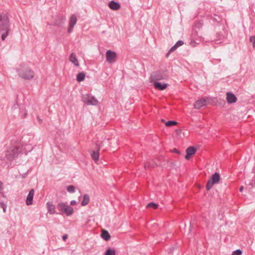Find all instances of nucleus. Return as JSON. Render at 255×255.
Masks as SVG:
<instances>
[{"label":"nucleus","mask_w":255,"mask_h":255,"mask_svg":"<svg viewBox=\"0 0 255 255\" xmlns=\"http://www.w3.org/2000/svg\"><path fill=\"white\" fill-rule=\"evenodd\" d=\"M167 77L168 74L166 70H159L152 72L150 77V79L151 81H155L166 79Z\"/></svg>","instance_id":"nucleus-2"},{"label":"nucleus","mask_w":255,"mask_h":255,"mask_svg":"<svg viewBox=\"0 0 255 255\" xmlns=\"http://www.w3.org/2000/svg\"><path fill=\"white\" fill-rule=\"evenodd\" d=\"M69 60L74 64H79L78 60L75 53H72L69 56Z\"/></svg>","instance_id":"nucleus-19"},{"label":"nucleus","mask_w":255,"mask_h":255,"mask_svg":"<svg viewBox=\"0 0 255 255\" xmlns=\"http://www.w3.org/2000/svg\"><path fill=\"white\" fill-rule=\"evenodd\" d=\"M196 151V148L194 146H190L186 149V155H185V158L187 160H189L191 157L194 155Z\"/></svg>","instance_id":"nucleus-11"},{"label":"nucleus","mask_w":255,"mask_h":255,"mask_svg":"<svg viewBox=\"0 0 255 255\" xmlns=\"http://www.w3.org/2000/svg\"><path fill=\"white\" fill-rule=\"evenodd\" d=\"M27 172H28V171H27L25 173H23L22 174H21L20 172V175H21L22 178H25Z\"/></svg>","instance_id":"nucleus-35"},{"label":"nucleus","mask_w":255,"mask_h":255,"mask_svg":"<svg viewBox=\"0 0 255 255\" xmlns=\"http://www.w3.org/2000/svg\"><path fill=\"white\" fill-rule=\"evenodd\" d=\"M19 152L20 151L19 150V148L14 147L10 150L7 151V153L6 154V156L8 159L9 160H12L17 156Z\"/></svg>","instance_id":"nucleus-6"},{"label":"nucleus","mask_w":255,"mask_h":255,"mask_svg":"<svg viewBox=\"0 0 255 255\" xmlns=\"http://www.w3.org/2000/svg\"><path fill=\"white\" fill-rule=\"evenodd\" d=\"M221 177L219 173L215 172L213 174L207 183L206 186L207 190H210L214 184L218 183Z\"/></svg>","instance_id":"nucleus-4"},{"label":"nucleus","mask_w":255,"mask_h":255,"mask_svg":"<svg viewBox=\"0 0 255 255\" xmlns=\"http://www.w3.org/2000/svg\"><path fill=\"white\" fill-rule=\"evenodd\" d=\"M153 86L154 88L157 90H163L166 88L167 84L165 83L162 84L157 81H155L153 83Z\"/></svg>","instance_id":"nucleus-15"},{"label":"nucleus","mask_w":255,"mask_h":255,"mask_svg":"<svg viewBox=\"0 0 255 255\" xmlns=\"http://www.w3.org/2000/svg\"><path fill=\"white\" fill-rule=\"evenodd\" d=\"M210 103V99L207 97L202 98L197 100L195 104L194 108L196 109H200L201 107L206 106Z\"/></svg>","instance_id":"nucleus-5"},{"label":"nucleus","mask_w":255,"mask_h":255,"mask_svg":"<svg viewBox=\"0 0 255 255\" xmlns=\"http://www.w3.org/2000/svg\"><path fill=\"white\" fill-rule=\"evenodd\" d=\"M176 43H177L179 46H180L184 44V42L182 40H179Z\"/></svg>","instance_id":"nucleus-34"},{"label":"nucleus","mask_w":255,"mask_h":255,"mask_svg":"<svg viewBox=\"0 0 255 255\" xmlns=\"http://www.w3.org/2000/svg\"><path fill=\"white\" fill-rule=\"evenodd\" d=\"M202 26L203 23L201 21H196L194 24V28L197 29H200Z\"/></svg>","instance_id":"nucleus-26"},{"label":"nucleus","mask_w":255,"mask_h":255,"mask_svg":"<svg viewBox=\"0 0 255 255\" xmlns=\"http://www.w3.org/2000/svg\"><path fill=\"white\" fill-rule=\"evenodd\" d=\"M66 189L68 192L70 193H73L75 192V187L73 185H69L66 187Z\"/></svg>","instance_id":"nucleus-25"},{"label":"nucleus","mask_w":255,"mask_h":255,"mask_svg":"<svg viewBox=\"0 0 255 255\" xmlns=\"http://www.w3.org/2000/svg\"><path fill=\"white\" fill-rule=\"evenodd\" d=\"M177 48L178 47H179L177 43H175V44L174 45Z\"/></svg>","instance_id":"nucleus-45"},{"label":"nucleus","mask_w":255,"mask_h":255,"mask_svg":"<svg viewBox=\"0 0 255 255\" xmlns=\"http://www.w3.org/2000/svg\"><path fill=\"white\" fill-rule=\"evenodd\" d=\"M38 120H39V121H41L39 118H38Z\"/></svg>","instance_id":"nucleus-48"},{"label":"nucleus","mask_w":255,"mask_h":255,"mask_svg":"<svg viewBox=\"0 0 255 255\" xmlns=\"http://www.w3.org/2000/svg\"><path fill=\"white\" fill-rule=\"evenodd\" d=\"M2 189H3V183L1 181H0V193H1Z\"/></svg>","instance_id":"nucleus-36"},{"label":"nucleus","mask_w":255,"mask_h":255,"mask_svg":"<svg viewBox=\"0 0 255 255\" xmlns=\"http://www.w3.org/2000/svg\"><path fill=\"white\" fill-rule=\"evenodd\" d=\"M76 203H77V202H76V201H75V200H72V201L71 202V205H73V206L76 205Z\"/></svg>","instance_id":"nucleus-38"},{"label":"nucleus","mask_w":255,"mask_h":255,"mask_svg":"<svg viewBox=\"0 0 255 255\" xmlns=\"http://www.w3.org/2000/svg\"><path fill=\"white\" fill-rule=\"evenodd\" d=\"M177 124V123L174 121H169L165 123V125L167 127H172Z\"/></svg>","instance_id":"nucleus-27"},{"label":"nucleus","mask_w":255,"mask_h":255,"mask_svg":"<svg viewBox=\"0 0 255 255\" xmlns=\"http://www.w3.org/2000/svg\"><path fill=\"white\" fill-rule=\"evenodd\" d=\"M83 100L85 103L89 105H96L98 103L97 100L91 95H87L84 97Z\"/></svg>","instance_id":"nucleus-8"},{"label":"nucleus","mask_w":255,"mask_h":255,"mask_svg":"<svg viewBox=\"0 0 255 255\" xmlns=\"http://www.w3.org/2000/svg\"><path fill=\"white\" fill-rule=\"evenodd\" d=\"M158 207V205L157 204H155L153 202H151V203H149V204H148V205H147V207H151V208H153V209H157Z\"/></svg>","instance_id":"nucleus-28"},{"label":"nucleus","mask_w":255,"mask_h":255,"mask_svg":"<svg viewBox=\"0 0 255 255\" xmlns=\"http://www.w3.org/2000/svg\"><path fill=\"white\" fill-rule=\"evenodd\" d=\"M108 6L113 10H117L121 8L120 3L114 0L111 1L108 4Z\"/></svg>","instance_id":"nucleus-14"},{"label":"nucleus","mask_w":255,"mask_h":255,"mask_svg":"<svg viewBox=\"0 0 255 255\" xmlns=\"http://www.w3.org/2000/svg\"><path fill=\"white\" fill-rule=\"evenodd\" d=\"M177 49V48L175 46V45H174L173 46H172L170 49L169 50L168 52L166 54V57H168L169 53L174 51V50H175L176 49Z\"/></svg>","instance_id":"nucleus-29"},{"label":"nucleus","mask_w":255,"mask_h":255,"mask_svg":"<svg viewBox=\"0 0 255 255\" xmlns=\"http://www.w3.org/2000/svg\"><path fill=\"white\" fill-rule=\"evenodd\" d=\"M13 108L17 109L18 108V105H14Z\"/></svg>","instance_id":"nucleus-42"},{"label":"nucleus","mask_w":255,"mask_h":255,"mask_svg":"<svg viewBox=\"0 0 255 255\" xmlns=\"http://www.w3.org/2000/svg\"><path fill=\"white\" fill-rule=\"evenodd\" d=\"M47 208H48L49 212H50L51 214L54 213L55 206L53 204H52L49 202L47 203Z\"/></svg>","instance_id":"nucleus-22"},{"label":"nucleus","mask_w":255,"mask_h":255,"mask_svg":"<svg viewBox=\"0 0 255 255\" xmlns=\"http://www.w3.org/2000/svg\"><path fill=\"white\" fill-rule=\"evenodd\" d=\"M100 149V145L99 144L97 143L95 145L94 150H93L91 153L93 159L95 161H97L99 159V151Z\"/></svg>","instance_id":"nucleus-10"},{"label":"nucleus","mask_w":255,"mask_h":255,"mask_svg":"<svg viewBox=\"0 0 255 255\" xmlns=\"http://www.w3.org/2000/svg\"><path fill=\"white\" fill-rule=\"evenodd\" d=\"M106 59L108 62L110 63H115L117 57V53L115 51L110 50L106 52Z\"/></svg>","instance_id":"nucleus-7"},{"label":"nucleus","mask_w":255,"mask_h":255,"mask_svg":"<svg viewBox=\"0 0 255 255\" xmlns=\"http://www.w3.org/2000/svg\"><path fill=\"white\" fill-rule=\"evenodd\" d=\"M0 32L1 40L4 41L10 32L9 19L8 15L4 13H0Z\"/></svg>","instance_id":"nucleus-1"},{"label":"nucleus","mask_w":255,"mask_h":255,"mask_svg":"<svg viewBox=\"0 0 255 255\" xmlns=\"http://www.w3.org/2000/svg\"><path fill=\"white\" fill-rule=\"evenodd\" d=\"M115 250L112 249L110 248L108 249L105 253V255H115Z\"/></svg>","instance_id":"nucleus-24"},{"label":"nucleus","mask_w":255,"mask_h":255,"mask_svg":"<svg viewBox=\"0 0 255 255\" xmlns=\"http://www.w3.org/2000/svg\"><path fill=\"white\" fill-rule=\"evenodd\" d=\"M243 189H244V187H243V186H241V187L240 188V191L241 192L243 191Z\"/></svg>","instance_id":"nucleus-40"},{"label":"nucleus","mask_w":255,"mask_h":255,"mask_svg":"<svg viewBox=\"0 0 255 255\" xmlns=\"http://www.w3.org/2000/svg\"><path fill=\"white\" fill-rule=\"evenodd\" d=\"M2 208H3V211L5 212V210H6V207L3 206H2Z\"/></svg>","instance_id":"nucleus-41"},{"label":"nucleus","mask_w":255,"mask_h":255,"mask_svg":"<svg viewBox=\"0 0 255 255\" xmlns=\"http://www.w3.org/2000/svg\"><path fill=\"white\" fill-rule=\"evenodd\" d=\"M62 240H64V235H63V236H62Z\"/></svg>","instance_id":"nucleus-47"},{"label":"nucleus","mask_w":255,"mask_h":255,"mask_svg":"<svg viewBox=\"0 0 255 255\" xmlns=\"http://www.w3.org/2000/svg\"><path fill=\"white\" fill-rule=\"evenodd\" d=\"M161 122H162L163 123H165H165H166V122H165V121L164 120H163V119H162V120H161Z\"/></svg>","instance_id":"nucleus-44"},{"label":"nucleus","mask_w":255,"mask_h":255,"mask_svg":"<svg viewBox=\"0 0 255 255\" xmlns=\"http://www.w3.org/2000/svg\"><path fill=\"white\" fill-rule=\"evenodd\" d=\"M227 102L229 104H233L235 103L237 101V97L236 96L231 92H228L227 93L226 97Z\"/></svg>","instance_id":"nucleus-13"},{"label":"nucleus","mask_w":255,"mask_h":255,"mask_svg":"<svg viewBox=\"0 0 255 255\" xmlns=\"http://www.w3.org/2000/svg\"><path fill=\"white\" fill-rule=\"evenodd\" d=\"M101 237L106 241H109L111 238V236L109 232L105 230H103L102 231Z\"/></svg>","instance_id":"nucleus-17"},{"label":"nucleus","mask_w":255,"mask_h":255,"mask_svg":"<svg viewBox=\"0 0 255 255\" xmlns=\"http://www.w3.org/2000/svg\"><path fill=\"white\" fill-rule=\"evenodd\" d=\"M89 201H90L89 196L88 194H85L83 196V200L82 201L81 205L83 206H85L89 203Z\"/></svg>","instance_id":"nucleus-18"},{"label":"nucleus","mask_w":255,"mask_h":255,"mask_svg":"<svg viewBox=\"0 0 255 255\" xmlns=\"http://www.w3.org/2000/svg\"><path fill=\"white\" fill-rule=\"evenodd\" d=\"M173 152L178 153V154L180 153V151H178L176 148H174L173 149Z\"/></svg>","instance_id":"nucleus-37"},{"label":"nucleus","mask_w":255,"mask_h":255,"mask_svg":"<svg viewBox=\"0 0 255 255\" xmlns=\"http://www.w3.org/2000/svg\"><path fill=\"white\" fill-rule=\"evenodd\" d=\"M177 49V48L175 46V45H174L173 46H172L170 49L169 50L168 52L166 54V57H168L169 53L174 51V50H175L176 49Z\"/></svg>","instance_id":"nucleus-30"},{"label":"nucleus","mask_w":255,"mask_h":255,"mask_svg":"<svg viewBox=\"0 0 255 255\" xmlns=\"http://www.w3.org/2000/svg\"><path fill=\"white\" fill-rule=\"evenodd\" d=\"M77 21V18L75 15H72L69 21V26L67 29V32L69 33L72 32L74 25Z\"/></svg>","instance_id":"nucleus-9"},{"label":"nucleus","mask_w":255,"mask_h":255,"mask_svg":"<svg viewBox=\"0 0 255 255\" xmlns=\"http://www.w3.org/2000/svg\"><path fill=\"white\" fill-rule=\"evenodd\" d=\"M67 238V235L65 234V241L66 240Z\"/></svg>","instance_id":"nucleus-46"},{"label":"nucleus","mask_w":255,"mask_h":255,"mask_svg":"<svg viewBox=\"0 0 255 255\" xmlns=\"http://www.w3.org/2000/svg\"><path fill=\"white\" fill-rule=\"evenodd\" d=\"M57 209L59 211V214L63 215L64 213V203H59L57 206Z\"/></svg>","instance_id":"nucleus-21"},{"label":"nucleus","mask_w":255,"mask_h":255,"mask_svg":"<svg viewBox=\"0 0 255 255\" xmlns=\"http://www.w3.org/2000/svg\"><path fill=\"white\" fill-rule=\"evenodd\" d=\"M250 41L252 43L254 47H255V36H252L250 37Z\"/></svg>","instance_id":"nucleus-31"},{"label":"nucleus","mask_w":255,"mask_h":255,"mask_svg":"<svg viewBox=\"0 0 255 255\" xmlns=\"http://www.w3.org/2000/svg\"><path fill=\"white\" fill-rule=\"evenodd\" d=\"M242 251L240 250H237L233 252L232 255H241Z\"/></svg>","instance_id":"nucleus-32"},{"label":"nucleus","mask_w":255,"mask_h":255,"mask_svg":"<svg viewBox=\"0 0 255 255\" xmlns=\"http://www.w3.org/2000/svg\"><path fill=\"white\" fill-rule=\"evenodd\" d=\"M26 115H27V114L25 113V114L22 116V118H25V117H26Z\"/></svg>","instance_id":"nucleus-43"},{"label":"nucleus","mask_w":255,"mask_h":255,"mask_svg":"<svg viewBox=\"0 0 255 255\" xmlns=\"http://www.w3.org/2000/svg\"><path fill=\"white\" fill-rule=\"evenodd\" d=\"M211 18L213 21L217 22H220L222 20L221 17L217 14H214L213 15L211 16Z\"/></svg>","instance_id":"nucleus-23"},{"label":"nucleus","mask_w":255,"mask_h":255,"mask_svg":"<svg viewBox=\"0 0 255 255\" xmlns=\"http://www.w3.org/2000/svg\"><path fill=\"white\" fill-rule=\"evenodd\" d=\"M145 168H148V167H154V165L153 164H150L149 162H147L145 164Z\"/></svg>","instance_id":"nucleus-33"},{"label":"nucleus","mask_w":255,"mask_h":255,"mask_svg":"<svg viewBox=\"0 0 255 255\" xmlns=\"http://www.w3.org/2000/svg\"><path fill=\"white\" fill-rule=\"evenodd\" d=\"M85 78V74L84 72H80L77 75V81L80 82L84 80Z\"/></svg>","instance_id":"nucleus-20"},{"label":"nucleus","mask_w":255,"mask_h":255,"mask_svg":"<svg viewBox=\"0 0 255 255\" xmlns=\"http://www.w3.org/2000/svg\"><path fill=\"white\" fill-rule=\"evenodd\" d=\"M18 74L19 77L25 80H30L34 77V72L31 69L24 67H21L17 70Z\"/></svg>","instance_id":"nucleus-3"},{"label":"nucleus","mask_w":255,"mask_h":255,"mask_svg":"<svg viewBox=\"0 0 255 255\" xmlns=\"http://www.w3.org/2000/svg\"><path fill=\"white\" fill-rule=\"evenodd\" d=\"M34 194V190L32 189L30 190L26 199V204L28 206L32 205L33 203V198Z\"/></svg>","instance_id":"nucleus-12"},{"label":"nucleus","mask_w":255,"mask_h":255,"mask_svg":"<svg viewBox=\"0 0 255 255\" xmlns=\"http://www.w3.org/2000/svg\"><path fill=\"white\" fill-rule=\"evenodd\" d=\"M73 208L70 206L66 205L65 204V214L70 216L73 213Z\"/></svg>","instance_id":"nucleus-16"},{"label":"nucleus","mask_w":255,"mask_h":255,"mask_svg":"<svg viewBox=\"0 0 255 255\" xmlns=\"http://www.w3.org/2000/svg\"><path fill=\"white\" fill-rule=\"evenodd\" d=\"M174 249V247H172L171 248L169 249L168 250L169 254L172 253Z\"/></svg>","instance_id":"nucleus-39"}]
</instances>
